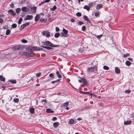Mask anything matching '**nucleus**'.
<instances>
[{
  "label": "nucleus",
  "mask_w": 134,
  "mask_h": 134,
  "mask_svg": "<svg viewBox=\"0 0 134 134\" xmlns=\"http://www.w3.org/2000/svg\"><path fill=\"white\" fill-rule=\"evenodd\" d=\"M44 44L45 46H42L41 47L48 50H50L52 49V48L58 47L59 46V45H55L53 44L52 43L48 41H46L44 42Z\"/></svg>",
  "instance_id": "obj_1"
},
{
  "label": "nucleus",
  "mask_w": 134,
  "mask_h": 134,
  "mask_svg": "<svg viewBox=\"0 0 134 134\" xmlns=\"http://www.w3.org/2000/svg\"><path fill=\"white\" fill-rule=\"evenodd\" d=\"M63 32L61 33V36L64 37H67L68 36V31L65 29L63 28Z\"/></svg>",
  "instance_id": "obj_2"
},
{
  "label": "nucleus",
  "mask_w": 134,
  "mask_h": 134,
  "mask_svg": "<svg viewBox=\"0 0 134 134\" xmlns=\"http://www.w3.org/2000/svg\"><path fill=\"white\" fill-rule=\"evenodd\" d=\"M97 71V67L96 66L93 67L89 68L87 69V71L89 72H93L94 70Z\"/></svg>",
  "instance_id": "obj_3"
},
{
  "label": "nucleus",
  "mask_w": 134,
  "mask_h": 134,
  "mask_svg": "<svg viewBox=\"0 0 134 134\" xmlns=\"http://www.w3.org/2000/svg\"><path fill=\"white\" fill-rule=\"evenodd\" d=\"M15 49V50H17L19 49L22 50L24 48V46L22 45H20L18 46H16L14 47Z\"/></svg>",
  "instance_id": "obj_4"
},
{
  "label": "nucleus",
  "mask_w": 134,
  "mask_h": 134,
  "mask_svg": "<svg viewBox=\"0 0 134 134\" xmlns=\"http://www.w3.org/2000/svg\"><path fill=\"white\" fill-rule=\"evenodd\" d=\"M33 18V16L32 15H27L25 16V17L24 20H30L32 19Z\"/></svg>",
  "instance_id": "obj_5"
},
{
  "label": "nucleus",
  "mask_w": 134,
  "mask_h": 134,
  "mask_svg": "<svg viewBox=\"0 0 134 134\" xmlns=\"http://www.w3.org/2000/svg\"><path fill=\"white\" fill-rule=\"evenodd\" d=\"M82 81L83 82L84 84H85V85H86L87 83V82L85 79L81 78L79 80V81L80 82H81Z\"/></svg>",
  "instance_id": "obj_6"
},
{
  "label": "nucleus",
  "mask_w": 134,
  "mask_h": 134,
  "mask_svg": "<svg viewBox=\"0 0 134 134\" xmlns=\"http://www.w3.org/2000/svg\"><path fill=\"white\" fill-rule=\"evenodd\" d=\"M43 49V48H40L34 46L33 50L35 51H39L42 50Z\"/></svg>",
  "instance_id": "obj_7"
},
{
  "label": "nucleus",
  "mask_w": 134,
  "mask_h": 134,
  "mask_svg": "<svg viewBox=\"0 0 134 134\" xmlns=\"http://www.w3.org/2000/svg\"><path fill=\"white\" fill-rule=\"evenodd\" d=\"M31 13H35L36 12V7L35 6H33L31 7Z\"/></svg>",
  "instance_id": "obj_8"
},
{
  "label": "nucleus",
  "mask_w": 134,
  "mask_h": 134,
  "mask_svg": "<svg viewBox=\"0 0 134 134\" xmlns=\"http://www.w3.org/2000/svg\"><path fill=\"white\" fill-rule=\"evenodd\" d=\"M8 12L9 13V14H10L11 15H16L15 13L12 10H9Z\"/></svg>",
  "instance_id": "obj_9"
},
{
  "label": "nucleus",
  "mask_w": 134,
  "mask_h": 134,
  "mask_svg": "<svg viewBox=\"0 0 134 134\" xmlns=\"http://www.w3.org/2000/svg\"><path fill=\"white\" fill-rule=\"evenodd\" d=\"M131 123V121L130 120L124 122V124L125 125L130 124Z\"/></svg>",
  "instance_id": "obj_10"
},
{
  "label": "nucleus",
  "mask_w": 134,
  "mask_h": 134,
  "mask_svg": "<svg viewBox=\"0 0 134 134\" xmlns=\"http://www.w3.org/2000/svg\"><path fill=\"white\" fill-rule=\"evenodd\" d=\"M21 10L23 12H27L28 10V9L26 7H23L21 8Z\"/></svg>",
  "instance_id": "obj_11"
},
{
  "label": "nucleus",
  "mask_w": 134,
  "mask_h": 134,
  "mask_svg": "<svg viewBox=\"0 0 134 134\" xmlns=\"http://www.w3.org/2000/svg\"><path fill=\"white\" fill-rule=\"evenodd\" d=\"M40 16L38 14H37L35 18V21H38L40 19Z\"/></svg>",
  "instance_id": "obj_12"
},
{
  "label": "nucleus",
  "mask_w": 134,
  "mask_h": 134,
  "mask_svg": "<svg viewBox=\"0 0 134 134\" xmlns=\"http://www.w3.org/2000/svg\"><path fill=\"white\" fill-rule=\"evenodd\" d=\"M103 7V5L102 4H98L96 7V8L97 9H99Z\"/></svg>",
  "instance_id": "obj_13"
},
{
  "label": "nucleus",
  "mask_w": 134,
  "mask_h": 134,
  "mask_svg": "<svg viewBox=\"0 0 134 134\" xmlns=\"http://www.w3.org/2000/svg\"><path fill=\"white\" fill-rule=\"evenodd\" d=\"M29 111L31 114H33L34 112L35 109L33 108H31L29 109Z\"/></svg>",
  "instance_id": "obj_14"
},
{
  "label": "nucleus",
  "mask_w": 134,
  "mask_h": 134,
  "mask_svg": "<svg viewBox=\"0 0 134 134\" xmlns=\"http://www.w3.org/2000/svg\"><path fill=\"white\" fill-rule=\"evenodd\" d=\"M46 112L48 113H53L54 112V111L52 110L51 109H48L46 110Z\"/></svg>",
  "instance_id": "obj_15"
},
{
  "label": "nucleus",
  "mask_w": 134,
  "mask_h": 134,
  "mask_svg": "<svg viewBox=\"0 0 134 134\" xmlns=\"http://www.w3.org/2000/svg\"><path fill=\"white\" fill-rule=\"evenodd\" d=\"M115 72L117 74H119L120 72V70L118 68H115Z\"/></svg>",
  "instance_id": "obj_16"
},
{
  "label": "nucleus",
  "mask_w": 134,
  "mask_h": 134,
  "mask_svg": "<svg viewBox=\"0 0 134 134\" xmlns=\"http://www.w3.org/2000/svg\"><path fill=\"white\" fill-rule=\"evenodd\" d=\"M53 126L54 127H56L59 125V123L58 122H54L53 124Z\"/></svg>",
  "instance_id": "obj_17"
},
{
  "label": "nucleus",
  "mask_w": 134,
  "mask_h": 134,
  "mask_svg": "<svg viewBox=\"0 0 134 134\" xmlns=\"http://www.w3.org/2000/svg\"><path fill=\"white\" fill-rule=\"evenodd\" d=\"M34 46H29L26 48V49L28 50H33Z\"/></svg>",
  "instance_id": "obj_18"
},
{
  "label": "nucleus",
  "mask_w": 134,
  "mask_h": 134,
  "mask_svg": "<svg viewBox=\"0 0 134 134\" xmlns=\"http://www.w3.org/2000/svg\"><path fill=\"white\" fill-rule=\"evenodd\" d=\"M5 79L4 77H3V76L2 75L0 76V80L2 81H5Z\"/></svg>",
  "instance_id": "obj_19"
},
{
  "label": "nucleus",
  "mask_w": 134,
  "mask_h": 134,
  "mask_svg": "<svg viewBox=\"0 0 134 134\" xmlns=\"http://www.w3.org/2000/svg\"><path fill=\"white\" fill-rule=\"evenodd\" d=\"M125 64L127 65L128 66H129L131 64V63L129 61H127L126 62Z\"/></svg>",
  "instance_id": "obj_20"
},
{
  "label": "nucleus",
  "mask_w": 134,
  "mask_h": 134,
  "mask_svg": "<svg viewBox=\"0 0 134 134\" xmlns=\"http://www.w3.org/2000/svg\"><path fill=\"white\" fill-rule=\"evenodd\" d=\"M83 17L84 19L86 21H89L88 18L87 17V16L86 15H84L83 16Z\"/></svg>",
  "instance_id": "obj_21"
},
{
  "label": "nucleus",
  "mask_w": 134,
  "mask_h": 134,
  "mask_svg": "<svg viewBox=\"0 0 134 134\" xmlns=\"http://www.w3.org/2000/svg\"><path fill=\"white\" fill-rule=\"evenodd\" d=\"M60 34L59 33H56L55 35L54 36L56 38H58L59 36H60Z\"/></svg>",
  "instance_id": "obj_22"
},
{
  "label": "nucleus",
  "mask_w": 134,
  "mask_h": 134,
  "mask_svg": "<svg viewBox=\"0 0 134 134\" xmlns=\"http://www.w3.org/2000/svg\"><path fill=\"white\" fill-rule=\"evenodd\" d=\"M69 105V102H66L64 103L63 105V106L64 107H66Z\"/></svg>",
  "instance_id": "obj_23"
},
{
  "label": "nucleus",
  "mask_w": 134,
  "mask_h": 134,
  "mask_svg": "<svg viewBox=\"0 0 134 134\" xmlns=\"http://www.w3.org/2000/svg\"><path fill=\"white\" fill-rule=\"evenodd\" d=\"M84 8L85 9H86L87 10H90V9L89 7L85 5L84 7Z\"/></svg>",
  "instance_id": "obj_24"
},
{
  "label": "nucleus",
  "mask_w": 134,
  "mask_h": 134,
  "mask_svg": "<svg viewBox=\"0 0 134 134\" xmlns=\"http://www.w3.org/2000/svg\"><path fill=\"white\" fill-rule=\"evenodd\" d=\"M57 74V75L58 77L59 78H61L62 77V76L59 74V72L57 71L56 72Z\"/></svg>",
  "instance_id": "obj_25"
},
{
  "label": "nucleus",
  "mask_w": 134,
  "mask_h": 134,
  "mask_svg": "<svg viewBox=\"0 0 134 134\" xmlns=\"http://www.w3.org/2000/svg\"><path fill=\"white\" fill-rule=\"evenodd\" d=\"M21 11V9L20 8H18L16 9V12L17 14L20 13Z\"/></svg>",
  "instance_id": "obj_26"
},
{
  "label": "nucleus",
  "mask_w": 134,
  "mask_h": 134,
  "mask_svg": "<svg viewBox=\"0 0 134 134\" xmlns=\"http://www.w3.org/2000/svg\"><path fill=\"white\" fill-rule=\"evenodd\" d=\"M94 3L91 2L89 4V6L90 7H93L94 5Z\"/></svg>",
  "instance_id": "obj_27"
},
{
  "label": "nucleus",
  "mask_w": 134,
  "mask_h": 134,
  "mask_svg": "<svg viewBox=\"0 0 134 134\" xmlns=\"http://www.w3.org/2000/svg\"><path fill=\"white\" fill-rule=\"evenodd\" d=\"M46 36L47 37H49L50 36L49 32L47 31H46Z\"/></svg>",
  "instance_id": "obj_28"
},
{
  "label": "nucleus",
  "mask_w": 134,
  "mask_h": 134,
  "mask_svg": "<svg viewBox=\"0 0 134 134\" xmlns=\"http://www.w3.org/2000/svg\"><path fill=\"white\" fill-rule=\"evenodd\" d=\"M25 27L24 26V24H23L20 26V30H22Z\"/></svg>",
  "instance_id": "obj_29"
},
{
  "label": "nucleus",
  "mask_w": 134,
  "mask_h": 134,
  "mask_svg": "<svg viewBox=\"0 0 134 134\" xmlns=\"http://www.w3.org/2000/svg\"><path fill=\"white\" fill-rule=\"evenodd\" d=\"M13 101L15 103H18L19 101V99L18 98H15L13 99Z\"/></svg>",
  "instance_id": "obj_30"
},
{
  "label": "nucleus",
  "mask_w": 134,
  "mask_h": 134,
  "mask_svg": "<svg viewBox=\"0 0 134 134\" xmlns=\"http://www.w3.org/2000/svg\"><path fill=\"white\" fill-rule=\"evenodd\" d=\"M22 21H23L22 18H20L19 19V20L18 22V24H20L21 23V22Z\"/></svg>",
  "instance_id": "obj_31"
},
{
  "label": "nucleus",
  "mask_w": 134,
  "mask_h": 134,
  "mask_svg": "<svg viewBox=\"0 0 134 134\" xmlns=\"http://www.w3.org/2000/svg\"><path fill=\"white\" fill-rule=\"evenodd\" d=\"M10 30L9 29H8L6 31V34L7 35H8L10 34Z\"/></svg>",
  "instance_id": "obj_32"
},
{
  "label": "nucleus",
  "mask_w": 134,
  "mask_h": 134,
  "mask_svg": "<svg viewBox=\"0 0 134 134\" xmlns=\"http://www.w3.org/2000/svg\"><path fill=\"white\" fill-rule=\"evenodd\" d=\"M103 68L104 69L106 70H108L109 69V68L106 66H104Z\"/></svg>",
  "instance_id": "obj_33"
},
{
  "label": "nucleus",
  "mask_w": 134,
  "mask_h": 134,
  "mask_svg": "<svg viewBox=\"0 0 134 134\" xmlns=\"http://www.w3.org/2000/svg\"><path fill=\"white\" fill-rule=\"evenodd\" d=\"M40 21L41 23H43V22H44V23H46L47 21V20L46 19H41L40 20Z\"/></svg>",
  "instance_id": "obj_34"
},
{
  "label": "nucleus",
  "mask_w": 134,
  "mask_h": 134,
  "mask_svg": "<svg viewBox=\"0 0 134 134\" xmlns=\"http://www.w3.org/2000/svg\"><path fill=\"white\" fill-rule=\"evenodd\" d=\"M17 26V25L15 24H13L12 25V27L13 28H15Z\"/></svg>",
  "instance_id": "obj_35"
},
{
  "label": "nucleus",
  "mask_w": 134,
  "mask_h": 134,
  "mask_svg": "<svg viewBox=\"0 0 134 134\" xmlns=\"http://www.w3.org/2000/svg\"><path fill=\"white\" fill-rule=\"evenodd\" d=\"M9 81L13 83H16V81L15 80H10Z\"/></svg>",
  "instance_id": "obj_36"
},
{
  "label": "nucleus",
  "mask_w": 134,
  "mask_h": 134,
  "mask_svg": "<svg viewBox=\"0 0 134 134\" xmlns=\"http://www.w3.org/2000/svg\"><path fill=\"white\" fill-rule=\"evenodd\" d=\"M80 92L81 93L83 94H90V93L88 92H84L82 91H80Z\"/></svg>",
  "instance_id": "obj_37"
},
{
  "label": "nucleus",
  "mask_w": 134,
  "mask_h": 134,
  "mask_svg": "<svg viewBox=\"0 0 134 134\" xmlns=\"http://www.w3.org/2000/svg\"><path fill=\"white\" fill-rule=\"evenodd\" d=\"M21 42L23 43H27V41L25 39H22L21 40Z\"/></svg>",
  "instance_id": "obj_38"
},
{
  "label": "nucleus",
  "mask_w": 134,
  "mask_h": 134,
  "mask_svg": "<svg viewBox=\"0 0 134 134\" xmlns=\"http://www.w3.org/2000/svg\"><path fill=\"white\" fill-rule=\"evenodd\" d=\"M69 123L70 124H72L74 123V121L72 119H71L69 121Z\"/></svg>",
  "instance_id": "obj_39"
},
{
  "label": "nucleus",
  "mask_w": 134,
  "mask_h": 134,
  "mask_svg": "<svg viewBox=\"0 0 134 134\" xmlns=\"http://www.w3.org/2000/svg\"><path fill=\"white\" fill-rule=\"evenodd\" d=\"M131 91L130 90H126L125 91V93H130Z\"/></svg>",
  "instance_id": "obj_40"
},
{
  "label": "nucleus",
  "mask_w": 134,
  "mask_h": 134,
  "mask_svg": "<svg viewBox=\"0 0 134 134\" xmlns=\"http://www.w3.org/2000/svg\"><path fill=\"white\" fill-rule=\"evenodd\" d=\"M57 9V7H56V6H55V5H54L53 7L52 8V9H51V10L52 11H53V10H55V9Z\"/></svg>",
  "instance_id": "obj_41"
},
{
  "label": "nucleus",
  "mask_w": 134,
  "mask_h": 134,
  "mask_svg": "<svg viewBox=\"0 0 134 134\" xmlns=\"http://www.w3.org/2000/svg\"><path fill=\"white\" fill-rule=\"evenodd\" d=\"M130 56V54L128 53H127L126 54H124V58L126 57H127L129 56Z\"/></svg>",
  "instance_id": "obj_42"
},
{
  "label": "nucleus",
  "mask_w": 134,
  "mask_h": 134,
  "mask_svg": "<svg viewBox=\"0 0 134 134\" xmlns=\"http://www.w3.org/2000/svg\"><path fill=\"white\" fill-rule=\"evenodd\" d=\"M76 15L77 16H80L81 15V14L80 13L78 12L76 14Z\"/></svg>",
  "instance_id": "obj_43"
},
{
  "label": "nucleus",
  "mask_w": 134,
  "mask_h": 134,
  "mask_svg": "<svg viewBox=\"0 0 134 134\" xmlns=\"http://www.w3.org/2000/svg\"><path fill=\"white\" fill-rule=\"evenodd\" d=\"M59 81V79H58V80H57L56 81H52V83H54L55 82H58Z\"/></svg>",
  "instance_id": "obj_44"
},
{
  "label": "nucleus",
  "mask_w": 134,
  "mask_h": 134,
  "mask_svg": "<svg viewBox=\"0 0 134 134\" xmlns=\"http://www.w3.org/2000/svg\"><path fill=\"white\" fill-rule=\"evenodd\" d=\"M29 22H27L26 23H25L24 24V26L25 27L26 26H27L29 25Z\"/></svg>",
  "instance_id": "obj_45"
},
{
  "label": "nucleus",
  "mask_w": 134,
  "mask_h": 134,
  "mask_svg": "<svg viewBox=\"0 0 134 134\" xmlns=\"http://www.w3.org/2000/svg\"><path fill=\"white\" fill-rule=\"evenodd\" d=\"M102 35H98L96 36V37L98 39H99L102 36Z\"/></svg>",
  "instance_id": "obj_46"
},
{
  "label": "nucleus",
  "mask_w": 134,
  "mask_h": 134,
  "mask_svg": "<svg viewBox=\"0 0 134 134\" xmlns=\"http://www.w3.org/2000/svg\"><path fill=\"white\" fill-rule=\"evenodd\" d=\"M86 29V27L85 26H83L82 27V30L83 31H85Z\"/></svg>",
  "instance_id": "obj_47"
},
{
  "label": "nucleus",
  "mask_w": 134,
  "mask_h": 134,
  "mask_svg": "<svg viewBox=\"0 0 134 134\" xmlns=\"http://www.w3.org/2000/svg\"><path fill=\"white\" fill-rule=\"evenodd\" d=\"M55 30L56 31L58 32L59 30V29L58 27H55Z\"/></svg>",
  "instance_id": "obj_48"
},
{
  "label": "nucleus",
  "mask_w": 134,
  "mask_h": 134,
  "mask_svg": "<svg viewBox=\"0 0 134 134\" xmlns=\"http://www.w3.org/2000/svg\"><path fill=\"white\" fill-rule=\"evenodd\" d=\"M83 24V23L82 22L79 21L78 23V24L79 25H81Z\"/></svg>",
  "instance_id": "obj_49"
},
{
  "label": "nucleus",
  "mask_w": 134,
  "mask_h": 134,
  "mask_svg": "<svg viewBox=\"0 0 134 134\" xmlns=\"http://www.w3.org/2000/svg\"><path fill=\"white\" fill-rule=\"evenodd\" d=\"M49 76L50 77H54V75L52 74H51L49 75Z\"/></svg>",
  "instance_id": "obj_50"
},
{
  "label": "nucleus",
  "mask_w": 134,
  "mask_h": 134,
  "mask_svg": "<svg viewBox=\"0 0 134 134\" xmlns=\"http://www.w3.org/2000/svg\"><path fill=\"white\" fill-rule=\"evenodd\" d=\"M91 95L92 96H94V97H97V96L96 95L93 94L91 93Z\"/></svg>",
  "instance_id": "obj_51"
},
{
  "label": "nucleus",
  "mask_w": 134,
  "mask_h": 134,
  "mask_svg": "<svg viewBox=\"0 0 134 134\" xmlns=\"http://www.w3.org/2000/svg\"><path fill=\"white\" fill-rule=\"evenodd\" d=\"M46 31H43L42 32L43 35L44 36H45V35H46Z\"/></svg>",
  "instance_id": "obj_52"
},
{
  "label": "nucleus",
  "mask_w": 134,
  "mask_h": 134,
  "mask_svg": "<svg viewBox=\"0 0 134 134\" xmlns=\"http://www.w3.org/2000/svg\"><path fill=\"white\" fill-rule=\"evenodd\" d=\"M3 20L2 19L0 18V23H3Z\"/></svg>",
  "instance_id": "obj_53"
},
{
  "label": "nucleus",
  "mask_w": 134,
  "mask_h": 134,
  "mask_svg": "<svg viewBox=\"0 0 134 134\" xmlns=\"http://www.w3.org/2000/svg\"><path fill=\"white\" fill-rule=\"evenodd\" d=\"M99 15V14L98 12L96 13L95 14V15L96 16H98Z\"/></svg>",
  "instance_id": "obj_54"
},
{
  "label": "nucleus",
  "mask_w": 134,
  "mask_h": 134,
  "mask_svg": "<svg viewBox=\"0 0 134 134\" xmlns=\"http://www.w3.org/2000/svg\"><path fill=\"white\" fill-rule=\"evenodd\" d=\"M41 102H45L46 103H47V100L46 99L45 100H41Z\"/></svg>",
  "instance_id": "obj_55"
},
{
  "label": "nucleus",
  "mask_w": 134,
  "mask_h": 134,
  "mask_svg": "<svg viewBox=\"0 0 134 134\" xmlns=\"http://www.w3.org/2000/svg\"><path fill=\"white\" fill-rule=\"evenodd\" d=\"M50 0H46V1H44L43 2V3L44 2H45V3H47V2H49V1H50Z\"/></svg>",
  "instance_id": "obj_56"
},
{
  "label": "nucleus",
  "mask_w": 134,
  "mask_h": 134,
  "mask_svg": "<svg viewBox=\"0 0 134 134\" xmlns=\"http://www.w3.org/2000/svg\"><path fill=\"white\" fill-rule=\"evenodd\" d=\"M10 6L12 8H13L14 7V4H11L10 5Z\"/></svg>",
  "instance_id": "obj_57"
},
{
  "label": "nucleus",
  "mask_w": 134,
  "mask_h": 134,
  "mask_svg": "<svg viewBox=\"0 0 134 134\" xmlns=\"http://www.w3.org/2000/svg\"><path fill=\"white\" fill-rule=\"evenodd\" d=\"M71 21L72 22H74L75 21V20L74 19H71Z\"/></svg>",
  "instance_id": "obj_58"
},
{
  "label": "nucleus",
  "mask_w": 134,
  "mask_h": 134,
  "mask_svg": "<svg viewBox=\"0 0 134 134\" xmlns=\"http://www.w3.org/2000/svg\"><path fill=\"white\" fill-rule=\"evenodd\" d=\"M57 119V118L56 117H53V120L54 121L56 120Z\"/></svg>",
  "instance_id": "obj_59"
},
{
  "label": "nucleus",
  "mask_w": 134,
  "mask_h": 134,
  "mask_svg": "<svg viewBox=\"0 0 134 134\" xmlns=\"http://www.w3.org/2000/svg\"><path fill=\"white\" fill-rule=\"evenodd\" d=\"M128 59L130 61H133V59L132 58H128Z\"/></svg>",
  "instance_id": "obj_60"
},
{
  "label": "nucleus",
  "mask_w": 134,
  "mask_h": 134,
  "mask_svg": "<svg viewBox=\"0 0 134 134\" xmlns=\"http://www.w3.org/2000/svg\"><path fill=\"white\" fill-rule=\"evenodd\" d=\"M40 75V74L39 73H38L37 75L36 76H39Z\"/></svg>",
  "instance_id": "obj_61"
},
{
  "label": "nucleus",
  "mask_w": 134,
  "mask_h": 134,
  "mask_svg": "<svg viewBox=\"0 0 134 134\" xmlns=\"http://www.w3.org/2000/svg\"><path fill=\"white\" fill-rule=\"evenodd\" d=\"M77 120L79 121H80L82 120V118H78L77 119Z\"/></svg>",
  "instance_id": "obj_62"
},
{
  "label": "nucleus",
  "mask_w": 134,
  "mask_h": 134,
  "mask_svg": "<svg viewBox=\"0 0 134 134\" xmlns=\"http://www.w3.org/2000/svg\"><path fill=\"white\" fill-rule=\"evenodd\" d=\"M69 108L67 107H66V109L67 110H69Z\"/></svg>",
  "instance_id": "obj_63"
},
{
  "label": "nucleus",
  "mask_w": 134,
  "mask_h": 134,
  "mask_svg": "<svg viewBox=\"0 0 134 134\" xmlns=\"http://www.w3.org/2000/svg\"><path fill=\"white\" fill-rule=\"evenodd\" d=\"M36 86H40V84H36Z\"/></svg>",
  "instance_id": "obj_64"
}]
</instances>
